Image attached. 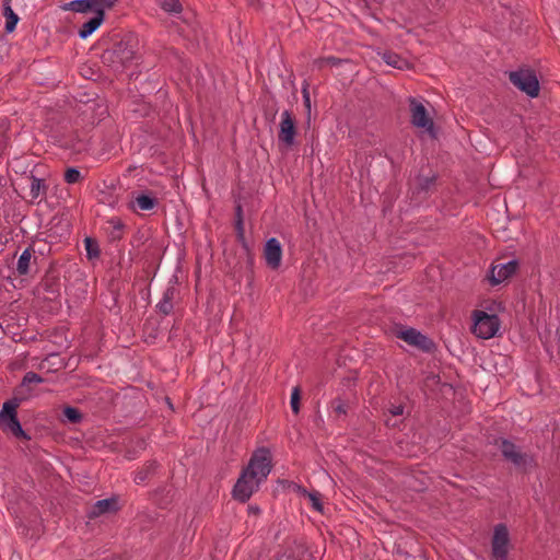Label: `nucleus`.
<instances>
[{
    "label": "nucleus",
    "instance_id": "obj_1",
    "mask_svg": "<svg viewBox=\"0 0 560 560\" xmlns=\"http://www.w3.org/2000/svg\"><path fill=\"white\" fill-rule=\"evenodd\" d=\"M137 59V42L126 37L103 51L101 60L115 72H122Z\"/></svg>",
    "mask_w": 560,
    "mask_h": 560
},
{
    "label": "nucleus",
    "instance_id": "obj_18",
    "mask_svg": "<svg viewBox=\"0 0 560 560\" xmlns=\"http://www.w3.org/2000/svg\"><path fill=\"white\" fill-rule=\"evenodd\" d=\"M394 553L404 560H424L421 548L413 542L405 541L404 544H397Z\"/></svg>",
    "mask_w": 560,
    "mask_h": 560
},
{
    "label": "nucleus",
    "instance_id": "obj_21",
    "mask_svg": "<svg viewBox=\"0 0 560 560\" xmlns=\"http://www.w3.org/2000/svg\"><path fill=\"white\" fill-rule=\"evenodd\" d=\"M103 13H98L97 15H93L83 25L79 28V36L82 39L88 38L92 35L104 22Z\"/></svg>",
    "mask_w": 560,
    "mask_h": 560
},
{
    "label": "nucleus",
    "instance_id": "obj_39",
    "mask_svg": "<svg viewBox=\"0 0 560 560\" xmlns=\"http://www.w3.org/2000/svg\"><path fill=\"white\" fill-rule=\"evenodd\" d=\"M46 361L49 366H56V369L65 366L63 360L58 354H50Z\"/></svg>",
    "mask_w": 560,
    "mask_h": 560
},
{
    "label": "nucleus",
    "instance_id": "obj_10",
    "mask_svg": "<svg viewBox=\"0 0 560 560\" xmlns=\"http://www.w3.org/2000/svg\"><path fill=\"white\" fill-rule=\"evenodd\" d=\"M259 485L260 482L257 479L250 478L246 471L242 470L233 487L232 497L234 500L245 503L258 490Z\"/></svg>",
    "mask_w": 560,
    "mask_h": 560
},
{
    "label": "nucleus",
    "instance_id": "obj_17",
    "mask_svg": "<svg viewBox=\"0 0 560 560\" xmlns=\"http://www.w3.org/2000/svg\"><path fill=\"white\" fill-rule=\"evenodd\" d=\"M119 510L118 498L112 497L96 501L86 512L89 518H95L103 514L115 513Z\"/></svg>",
    "mask_w": 560,
    "mask_h": 560
},
{
    "label": "nucleus",
    "instance_id": "obj_52",
    "mask_svg": "<svg viewBox=\"0 0 560 560\" xmlns=\"http://www.w3.org/2000/svg\"><path fill=\"white\" fill-rule=\"evenodd\" d=\"M70 177H71V174H70V166H67L63 171V178L65 180L70 184Z\"/></svg>",
    "mask_w": 560,
    "mask_h": 560
},
{
    "label": "nucleus",
    "instance_id": "obj_57",
    "mask_svg": "<svg viewBox=\"0 0 560 560\" xmlns=\"http://www.w3.org/2000/svg\"><path fill=\"white\" fill-rule=\"evenodd\" d=\"M166 491L165 488H159L156 491H155V494H160V493H164Z\"/></svg>",
    "mask_w": 560,
    "mask_h": 560
},
{
    "label": "nucleus",
    "instance_id": "obj_55",
    "mask_svg": "<svg viewBox=\"0 0 560 560\" xmlns=\"http://www.w3.org/2000/svg\"><path fill=\"white\" fill-rule=\"evenodd\" d=\"M151 338L158 337V327H152L151 331L148 334Z\"/></svg>",
    "mask_w": 560,
    "mask_h": 560
},
{
    "label": "nucleus",
    "instance_id": "obj_7",
    "mask_svg": "<svg viewBox=\"0 0 560 560\" xmlns=\"http://www.w3.org/2000/svg\"><path fill=\"white\" fill-rule=\"evenodd\" d=\"M18 406L16 400H8L3 404L0 410V427L4 432L11 433L15 438L27 439L28 436L22 429L16 416Z\"/></svg>",
    "mask_w": 560,
    "mask_h": 560
},
{
    "label": "nucleus",
    "instance_id": "obj_22",
    "mask_svg": "<svg viewBox=\"0 0 560 560\" xmlns=\"http://www.w3.org/2000/svg\"><path fill=\"white\" fill-rule=\"evenodd\" d=\"M136 202L138 208L142 211H150L158 206L159 200L152 192L141 191L135 197L132 203Z\"/></svg>",
    "mask_w": 560,
    "mask_h": 560
},
{
    "label": "nucleus",
    "instance_id": "obj_61",
    "mask_svg": "<svg viewBox=\"0 0 560 560\" xmlns=\"http://www.w3.org/2000/svg\"><path fill=\"white\" fill-rule=\"evenodd\" d=\"M166 402H167V405H168L171 408H173V405H172L171 399H170L168 397H166Z\"/></svg>",
    "mask_w": 560,
    "mask_h": 560
},
{
    "label": "nucleus",
    "instance_id": "obj_29",
    "mask_svg": "<svg viewBox=\"0 0 560 560\" xmlns=\"http://www.w3.org/2000/svg\"><path fill=\"white\" fill-rule=\"evenodd\" d=\"M45 192H46V186L44 184V180L33 176L31 178V185H30L31 197L33 199H37V198L44 196Z\"/></svg>",
    "mask_w": 560,
    "mask_h": 560
},
{
    "label": "nucleus",
    "instance_id": "obj_58",
    "mask_svg": "<svg viewBox=\"0 0 560 560\" xmlns=\"http://www.w3.org/2000/svg\"><path fill=\"white\" fill-rule=\"evenodd\" d=\"M167 503H168L167 501H160V502H158L160 508H165Z\"/></svg>",
    "mask_w": 560,
    "mask_h": 560
},
{
    "label": "nucleus",
    "instance_id": "obj_60",
    "mask_svg": "<svg viewBox=\"0 0 560 560\" xmlns=\"http://www.w3.org/2000/svg\"><path fill=\"white\" fill-rule=\"evenodd\" d=\"M71 441H72V443H73L74 441H75V442H79V441H80V438H79V436H73V435H72Z\"/></svg>",
    "mask_w": 560,
    "mask_h": 560
},
{
    "label": "nucleus",
    "instance_id": "obj_36",
    "mask_svg": "<svg viewBox=\"0 0 560 560\" xmlns=\"http://www.w3.org/2000/svg\"><path fill=\"white\" fill-rule=\"evenodd\" d=\"M300 402H301V389L300 387H294L291 393V409L292 411L298 415L300 412Z\"/></svg>",
    "mask_w": 560,
    "mask_h": 560
},
{
    "label": "nucleus",
    "instance_id": "obj_42",
    "mask_svg": "<svg viewBox=\"0 0 560 560\" xmlns=\"http://www.w3.org/2000/svg\"><path fill=\"white\" fill-rule=\"evenodd\" d=\"M388 412H389L393 417L402 416V413H404V406H402V405H392V406L388 408Z\"/></svg>",
    "mask_w": 560,
    "mask_h": 560
},
{
    "label": "nucleus",
    "instance_id": "obj_34",
    "mask_svg": "<svg viewBox=\"0 0 560 560\" xmlns=\"http://www.w3.org/2000/svg\"><path fill=\"white\" fill-rule=\"evenodd\" d=\"M43 382H45V380L40 375H38L37 373H35V372H27L24 375V377H23L21 387H26V386H30L32 384H40Z\"/></svg>",
    "mask_w": 560,
    "mask_h": 560
},
{
    "label": "nucleus",
    "instance_id": "obj_12",
    "mask_svg": "<svg viewBox=\"0 0 560 560\" xmlns=\"http://www.w3.org/2000/svg\"><path fill=\"white\" fill-rule=\"evenodd\" d=\"M438 177L436 173H431L429 175L419 173L410 187L412 198L418 200L427 199L431 192L435 190Z\"/></svg>",
    "mask_w": 560,
    "mask_h": 560
},
{
    "label": "nucleus",
    "instance_id": "obj_64",
    "mask_svg": "<svg viewBox=\"0 0 560 560\" xmlns=\"http://www.w3.org/2000/svg\"><path fill=\"white\" fill-rule=\"evenodd\" d=\"M90 100H91V98L89 97V98H86L85 101H83V100H80V101H81V102H90Z\"/></svg>",
    "mask_w": 560,
    "mask_h": 560
},
{
    "label": "nucleus",
    "instance_id": "obj_25",
    "mask_svg": "<svg viewBox=\"0 0 560 560\" xmlns=\"http://www.w3.org/2000/svg\"><path fill=\"white\" fill-rule=\"evenodd\" d=\"M383 60L390 67L402 70V69H409L410 63L408 60L401 58L399 55L393 51H385L383 54Z\"/></svg>",
    "mask_w": 560,
    "mask_h": 560
},
{
    "label": "nucleus",
    "instance_id": "obj_26",
    "mask_svg": "<svg viewBox=\"0 0 560 560\" xmlns=\"http://www.w3.org/2000/svg\"><path fill=\"white\" fill-rule=\"evenodd\" d=\"M107 223L110 226V231L108 232V240L109 242H118L124 236V223L118 218H112L107 221Z\"/></svg>",
    "mask_w": 560,
    "mask_h": 560
},
{
    "label": "nucleus",
    "instance_id": "obj_45",
    "mask_svg": "<svg viewBox=\"0 0 560 560\" xmlns=\"http://www.w3.org/2000/svg\"><path fill=\"white\" fill-rule=\"evenodd\" d=\"M234 215H235V220H240V221L244 222L243 207L240 202H236V205H235Z\"/></svg>",
    "mask_w": 560,
    "mask_h": 560
},
{
    "label": "nucleus",
    "instance_id": "obj_30",
    "mask_svg": "<svg viewBox=\"0 0 560 560\" xmlns=\"http://www.w3.org/2000/svg\"><path fill=\"white\" fill-rule=\"evenodd\" d=\"M331 409L337 416H346L348 413V410L350 408V404L348 400H345L340 397H337L331 400L330 402Z\"/></svg>",
    "mask_w": 560,
    "mask_h": 560
},
{
    "label": "nucleus",
    "instance_id": "obj_27",
    "mask_svg": "<svg viewBox=\"0 0 560 560\" xmlns=\"http://www.w3.org/2000/svg\"><path fill=\"white\" fill-rule=\"evenodd\" d=\"M299 492L308 498L311 504H312V508L319 512V513H324V504H323V501H322V494L314 490V491H307L305 488L303 487H299Z\"/></svg>",
    "mask_w": 560,
    "mask_h": 560
},
{
    "label": "nucleus",
    "instance_id": "obj_32",
    "mask_svg": "<svg viewBox=\"0 0 560 560\" xmlns=\"http://www.w3.org/2000/svg\"><path fill=\"white\" fill-rule=\"evenodd\" d=\"M161 8L168 13H180L183 11V5L179 0H164L161 4Z\"/></svg>",
    "mask_w": 560,
    "mask_h": 560
},
{
    "label": "nucleus",
    "instance_id": "obj_28",
    "mask_svg": "<svg viewBox=\"0 0 560 560\" xmlns=\"http://www.w3.org/2000/svg\"><path fill=\"white\" fill-rule=\"evenodd\" d=\"M84 246L86 250V258L93 260L100 257L101 250L96 238L86 236L84 238Z\"/></svg>",
    "mask_w": 560,
    "mask_h": 560
},
{
    "label": "nucleus",
    "instance_id": "obj_63",
    "mask_svg": "<svg viewBox=\"0 0 560 560\" xmlns=\"http://www.w3.org/2000/svg\"><path fill=\"white\" fill-rule=\"evenodd\" d=\"M74 375L71 376V380H72V386L74 385L73 381H74Z\"/></svg>",
    "mask_w": 560,
    "mask_h": 560
},
{
    "label": "nucleus",
    "instance_id": "obj_8",
    "mask_svg": "<svg viewBox=\"0 0 560 560\" xmlns=\"http://www.w3.org/2000/svg\"><path fill=\"white\" fill-rule=\"evenodd\" d=\"M510 533L503 523L497 524L491 539V556L494 560H509Z\"/></svg>",
    "mask_w": 560,
    "mask_h": 560
},
{
    "label": "nucleus",
    "instance_id": "obj_24",
    "mask_svg": "<svg viewBox=\"0 0 560 560\" xmlns=\"http://www.w3.org/2000/svg\"><path fill=\"white\" fill-rule=\"evenodd\" d=\"M10 1L11 0H5L4 3H3V15L5 18V31H7V33H12L15 30L16 24H18V22L20 20L18 14L11 8Z\"/></svg>",
    "mask_w": 560,
    "mask_h": 560
},
{
    "label": "nucleus",
    "instance_id": "obj_37",
    "mask_svg": "<svg viewBox=\"0 0 560 560\" xmlns=\"http://www.w3.org/2000/svg\"><path fill=\"white\" fill-rule=\"evenodd\" d=\"M79 74L83 79L92 80V81H96V79L98 77L97 71L88 65H83L82 67H80Z\"/></svg>",
    "mask_w": 560,
    "mask_h": 560
},
{
    "label": "nucleus",
    "instance_id": "obj_38",
    "mask_svg": "<svg viewBox=\"0 0 560 560\" xmlns=\"http://www.w3.org/2000/svg\"><path fill=\"white\" fill-rule=\"evenodd\" d=\"M120 0H98V9L103 11L105 19V11L113 9Z\"/></svg>",
    "mask_w": 560,
    "mask_h": 560
},
{
    "label": "nucleus",
    "instance_id": "obj_54",
    "mask_svg": "<svg viewBox=\"0 0 560 560\" xmlns=\"http://www.w3.org/2000/svg\"><path fill=\"white\" fill-rule=\"evenodd\" d=\"M385 423H386V425H387V427H393V428H395V427H397V425H398V423H399V422H398V421H396V420L394 421V420H392V419H386V420H385Z\"/></svg>",
    "mask_w": 560,
    "mask_h": 560
},
{
    "label": "nucleus",
    "instance_id": "obj_3",
    "mask_svg": "<svg viewBox=\"0 0 560 560\" xmlns=\"http://www.w3.org/2000/svg\"><path fill=\"white\" fill-rule=\"evenodd\" d=\"M393 335L423 353L433 354L438 350V345L432 338L413 327L395 325L393 328Z\"/></svg>",
    "mask_w": 560,
    "mask_h": 560
},
{
    "label": "nucleus",
    "instance_id": "obj_53",
    "mask_svg": "<svg viewBox=\"0 0 560 560\" xmlns=\"http://www.w3.org/2000/svg\"><path fill=\"white\" fill-rule=\"evenodd\" d=\"M248 513L258 515L260 513V509L256 505H249Z\"/></svg>",
    "mask_w": 560,
    "mask_h": 560
},
{
    "label": "nucleus",
    "instance_id": "obj_48",
    "mask_svg": "<svg viewBox=\"0 0 560 560\" xmlns=\"http://www.w3.org/2000/svg\"><path fill=\"white\" fill-rule=\"evenodd\" d=\"M326 65V57H320L313 61V66L316 67L318 70H322Z\"/></svg>",
    "mask_w": 560,
    "mask_h": 560
},
{
    "label": "nucleus",
    "instance_id": "obj_51",
    "mask_svg": "<svg viewBox=\"0 0 560 560\" xmlns=\"http://www.w3.org/2000/svg\"><path fill=\"white\" fill-rule=\"evenodd\" d=\"M234 228H235L236 235H238V233H242V234L245 233L244 222H242L240 220H235Z\"/></svg>",
    "mask_w": 560,
    "mask_h": 560
},
{
    "label": "nucleus",
    "instance_id": "obj_5",
    "mask_svg": "<svg viewBox=\"0 0 560 560\" xmlns=\"http://www.w3.org/2000/svg\"><path fill=\"white\" fill-rule=\"evenodd\" d=\"M472 334L481 339L494 337L500 328L501 320L497 314H488L485 311H475L472 314Z\"/></svg>",
    "mask_w": 560,
    "mask_h": 560
},
{
    "label": "nucleus",
    "instance_id": "obj_14",
    "mask_svg": "<svg viewBox=\"0 0 560 560\" xmlns=\"http://www.w3.org/2000/svg\"><path fill=\"white\" fill-rule=\"evenodd\" d=\"M518 260L512 259L506 264L494 265L489 271L488 280L492 285H498L511 278L518 269Z\"/></svg>",
    "mask_w": 560,
    "mask_h": 560
},
{
    "label": "nucleus",
    "instance_id": "obj_41",
    "mask_svg": "<svg viewBox=\"0 0 560 560\" xmlns=\"http://www.w3.org/2000/svg\"><path fill=\"white\" fill-rule=\"evenodd\" d=\"M326 62L328 66L337 67L345 62H349V59H342L334 56L326 57Z\"/></svg>",
    "mask_w": 560,
    "mask_h": 560
},
{
    "label": "nucleus",
    "instance_id": "obj_20",
    "mask_svg": "<svg viewBox=\"0 0 560 560\" xmlns=\"http://www.w3.org/2000/svg\"><path fill=\"white\" fill-rule=\"evenodd\" d=\"M72 12L93 13V15L103 13V11L98 9V0H72Z\"/></svg>",
    "mask_w": 560,
    "mask_h": 560
},
{
    "label": "nucleus",
    "instance_id": "obj_31",
    "mask_svg": "<svg viewBox=\"0 0 560 560\" xmlns=\"http://www.w3.org/2000/svg\"><path fill=\"white\" fill-rule=\"evenodd\" d=\"M303 103L306 109V125L310 127L311 124V96L308 92V83L304 82L302 88Z\"/></svg>",
    "mask_w": 560,
    "mask_h": 560
},
{
    "label": "nucleus",
    "instance_id": "obj_49",
    "mask_svg": "<svg viewBox=\"0 0 560 560\" xmlns=\"http://www.w3.org/2000/svg\"><path fill=\"white\" fill-rule=\"evenodd\" d=\"M84 177L81 175V172L72 167V184L82 180Z\"/></svg>",
    "mask_w": 560,
    "mask_h": 560
},
{
    "label": "nucleus",
    "instance_id": "obj_44",
    "mask_svg": "<svg viewBox=\"0 0 560 560\" xmlns=\"http://www.w3.org/2000/svg\"><path fill=\"white\" fill-rule=\"evenodd\" d=\"M132 261H133V256H132L131 252H129V253H128V259L126 260V259L124 258V256H121V257H120V259H119L118 265H119L120 267L126 266L127 268H130V267H131Z\"/></svg>",
    "mask_w": 560,
    "mask_h": 560
},
{
    "label": "nucleus",
    "instance_id": "obj_46",
    "mask_svg": "<svg viewBox=\"0 0 560 560\" xmlns=\"http://www.w3.org/2000/svg\"><path fill=\"white\" fill-rule=\"evenodd\" d=\"M82 412L78 408L72 407V424L79 423L82 420Z\"/></svg>",
    "mask_w": 560,
    "mask_h": 560
},
{
    "label": "nucleus",
    "instance_id": "obj_56",
    "mask_svg": "<svg viewBox=\"0 0 560 560\" xmlns=\"http://www.w3.org/2000/svg\"><path fill=\"white\" fill-rule=\"evenodd\" d=\"M61 8L65 10V11H69L70 10V3H65L61 5Z\"/></svg>",
    "mask_w": 560,
    "mask_h": 560
},
{
    "label": "nucleus",
    "instance_id": "obj_33",
    "mask_svg": "<svg viewBox=\"0 0 560 560\" xmlns=\"http://www.w3.org/2000/svg\"><path fill=\"white\" fill-rule=\"evenodd\" d=\"M137 517L139 520L142 530L148 529L149 526L158 520L156 514H151V513H147V512H142V513L138 514Z\"/></svg>",
    "mask_w": 560,
    "mask_h": 560
},
{
    "label": "nucleus",
    "instance_id": "obj_11",
    "mask_svg": "<svg viewBox=\"0 0 560 560\" xmlns=\"http://www.w3.org/2000/svg\"><path fill=\"white\" fill-rule=\"evenodd\" d=\"M410 110H411V124L417 127L424 129L429 132V135L433 138L436 137V132L434 129V122L432 118L429 116L427 108L422 103L418 102L416 98H410Z\"/></svg>",
    "mask_w": 560,
    "mask_h": 560
},
{
    "label": "nucleus",
    "instance_id": "obj_9",
    "mask_svg": "<svg viewBox=\"0 0 560 560\" xmlns=\"http://www.w3.org/2000/svg\"><path fill=\"white\" fill-rule=\"evenodd\" d=\"M298 135L296 119L292 112L284 110L281 114V121L279 124L278 141L285 148H292L295 144V137Z\"/></svg>",
    "mask_w": 560,
    "mask_h": 560
},
{
    "label": "nucleus",
    "instance_id": "obj_6",
    "mask_svg": "<svg viewBox=\"0 0 560 560\" xmlns=\"http://www.w3.org/2000/svg\"><path fill=\"white\" fill-rule=\"evenodd\" d=\"M511 83L529 97L539 95L540 85L536 72L533 69H518L509 74Z\"/></svg>",
    "mask_w": 560,
    "mask_h": 560
},
{
    "label": "nucleus",
    "instance_id": "obj_59",
    "mask_svg": "<svg viewBox=\"0 0 560 560\" xmlns=\"http://www.w3.org/2000/svg\"><path fill=\"white\" fill-rule=\"evenodd\" d=\"M77 285H79V289H82V290H83V288H82V287H84L85 284H84L82 281H80V282H79V281H77Z\"/></svg>",
    "mask_w": 560,
    "mask_h": 560
},
{
    "label": "nucleus",
    "instance_id": "obj_13",
    "mask_svg": "<svg viewBox=\"0 0 560 560\" xmlns=\"http://www.w3.org/2000/svg\"><path fill=\"white\" fill-rule=\"evenodd\" d=\"M81 348L79 355L84 358H93L97 351L98 327L96 323H92L83 327L81 336Z\"/></svg>",
    "mask_w": 560,
    "mask_h": 560
},
{
    "label": "nucleus",
    "instance_id": "obj_47",
    "mask_svg": "<svg viewBox=\"0 0 560 560\" xmlns=\"http://www.w3.org/2000/svg\"><path fill=\"white\" fill-rule=\"evenodd\" d=\"M236 238H237V241L241 243V245H242V247H243L244 252H246V250H249V249H250V248H249V246H248V243H247V241H246L245 233H243V234H242V233H238V235H236Z\"/></svg>",
    "mask_w": 560,
    "mask_h": 560
},
{
    "label": "nucleus",
    "instance_id": "obj_62",
    "mask_svg": "<svg viewBox=\"0 0 560 560\" xmlns=\"http://www.w3.org/2000/svg\"><path fill=\"white\" fill-rule=\"evenodd\" d=\"M115 202H116V199H113V200H110V201H109V205H110V206H114V205H115Z\"/></svg>",
    "mask_w": 560,
    "mask_h": 560
},
{
    "label": "nucleus",
    "instance_id": "obj_40",
    "mask_svg": "<svg viewBox=\"0 0 560 560\" xmlns=\"http://www.w3.org/2000/svg\"><path fill=\"white\" fill-rule=\"evenodd\" d=\"M71 150H72V154L73 153H81L82 151L86 150V143L83 140L78 139V142L74 143V132H72V147H71Z\"/></svg>",
    "mask_w": 560,
    "mask_h": 560
},
{
    "label": "nucleus",
    "instance_id": "obj_16",
    "mask_svg": "<svg viewBox=\"0 0 560 560\" xmlns=\"http://www.w3.org/2000/svg\"><path fill=\"white\" fill-rule=\"evenodd\" d=\"M37 264L36 252L32 246L25 248L20 255L16 262V273L20 277H25L32 275L35 271V267Z\"/></svg>",
    "mask_w": 560,
    "mask_h": 560
},
{
    "label": "nucleus",
    "instance_id": "obj_50",
    "mask_svg": "<svg viewBox=\"0 0 560 560\" xmlns=\"http://www.w3.org/2000/svg\"><path fill=\"white\" fill-rule=\"evenodd\" d=\"M61 420L62 422L70 421V405L63 407Z\"/></svg>",
    "mask_w": 560,
    "mask_h": 560
},
{
    "label": "nucleus",
    "instance_id": "obj_35",
    "mask_svg": "<svg viewBox=\"0 0 560 560\" xmlns=\"http://www.w3.org/2000/svg\"><path fill=\"white\" fill-rule=\"evenodd\" d=\"M246 256V278L252 282L254 279V254L249 250L244 252Z\"/></svg>",
    "mask_w": 560,
    "mask_h": 560
},
{
    "label": "nucleus",
    "instance_id": "obj_4",
    "mask_svg": "<svg viewBox=\"0 0 560 560\" xmlns=\"http://www.w3.org/2000/svg\"><path fill=\"white\" fill-rule=\"evenodd\" d=\"M271 469L272 457L270 451L267 447H259L252 454L248 465L242 470L261 483L267 479Z\"/></svg>",
    "mask_w": 560,
    "mask_h": 560
},
{
    "label": "nucleus",
    "instance_id": "obj_19",
    "mask_svg": "<svg viewBox=\"0 0 560 560\" xmlns=\"http://www.w3.org/2000/svg\"><path fill=\"white\" fill-rule=\"evenodd\" d=\"M176 294V288L174 285H170L166 288V290L163 293L162 300L156 304V310L159 313H161L164 316L170 315L173 310V300Z\"/></svg>",
    "mask_w": 560,
    "mask_h": 560
},
{
    "label": "nucleus",
    "instance_id": "obj_2",
    "mask_svg": "<svg viewBox=\"0 0 560 560\" xmlns=\"http://www.w3.org/2000/svg\"><path fill=\"white\" fill-rule=\"evenodd\" d=\"M492 444L497 445L501 451L503 458L510 462L514 467L526 474L535 469L538 464L535 457L528 453H523L517 445L505 438H494Z\"/></svg>",
    "mask_w": 560,
    "mask_h": 560
},
{
    "label": "nucleus",
    "instance_id": "obj_23",
    "mask_svg": "<svg viewBox=\"0 0 560 560\" xmlns=\"http://www.w3.org/2000/svg\"><path fill=\"white\" fill-rule=\"evenodd\" d=\"M159 468V463L155 459L148 460L143 467L136 474L135 482L137 485L143 483L145 480L155 475Z\"/></svg>",
    "mask_w": 560,
    "mask_h": 560
},
{
    "label": "nucleus",
    "instance_id": "obj_15",
    "mask_svg": "<svg viewBox=\"0 0 560 560\" xmlns=\"http://www.w3.org/2000/svg\"><path fill=\"white\" fill-rule=\"evenodd\" d=\"M264 258L270 269L277 270L280 267L282 259V247L276 237H271L265 243Z\"/></svg>",
    "mask_w": 560,
    "mask_h": 560
},
{
    "label": "nucleus",
    "instance_id": "obj_43",
    "mask_svg": "<svg viewBox=\"0 0 560 560\" xmlns=\"http://www.w3.org/2000/svg\"><path fill=\"white\" fill-rule=\"evenodd\" d=\"M144 243V236L140 232H138L132 240L130 241V245L132 247H139L141 244Z\"/></svg>",
    "mask_w": 560,
    "mask_h": 560
}]
</instances>
